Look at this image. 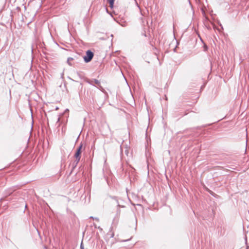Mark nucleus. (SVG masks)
I'll return each instance as SVG.
<instances>
[{
  "label": "nucleus",
  "instance_id": "f257e3e1",
  "mask_svg": "<svg viewBox=\"0 0 249 249\" xmlns=\"http://www.w3.org/2000/svg\"><path fill=\"white\" fill-rule=\"evenodd\" d=\"M82 146H83L82 144H80V145L78 146V147L77 148V149L76 150V152L74 155V157L76 158V160L74 162V167H75L77 165V164L78 163V162L80 160V158H81L80 154L81 153V149L82 148Z\"/></svg>",
  "mask_w": 249,
  "mask_h": 249
},
{
  "label": "nucleus",
  "instance_id": "f03ea898",
  "mask_svg": "<svg viewBox=\"0 0 249 249\" xmlns=\"http://www.w3.org/2000/svg\"><path fill=\"white\" fill-rule=\"evenodd\" d=\"M93 52L90 50H88L86 52V55L83 57L85 62L86 63L90 62L93 58Z\"/></svg>",
  "mask_w": 249,
  "mask_h": 249
},
{
  "label": "nucleus",
  "instance_id": "7ed1b4c3",
  "mask_svg": "<svg viewBox=\"0 0 249 249\" xmlns=\"http://www.w3.org/2000/svg\"><path fill=\"white\" fill-rule=\"evenodd\" d=\"M87 82L91 85L95 86V85H97V87L101 90H103V87L100 85V82L95 79L88 80Z\"/></svg>",
  "mask_w": 249,
  "mask_h": 249
},
{
  "label": "nucleus",
  "instance_id": "20e7f679",
  "mask_svg": "<svg viewBox=\"0 0 249 249\" xmlns=\"http://www.w3.org/2000/svg\"><path fill=\"white\" fill-rule=\"evenodd\" d=\"M73 60V58H72V57H69L67 59V63L68 64V65L69 66H71L72 65V64L71 63V61Z\"/></svg>",
  "mask_w": 249,
  "mask_h": 249
},
{
  "label": "nucleus",
  "instance_id": "39448f33",
  "mask_svg": "<svg viewBox=\"0 0 249 249\" xmlns=\"http://www.w3.org/2000/svg\"><path fill=\"white\" fill-rule=\"evenodd\" d=\"M108 3H109V6L110 8H112L113 6L114 0H107Z\"/></svg>",
  "mask_w": 249,
  "mask_h": 249
},
{
  "label": "nucleus",
  "instance_id": "423d86ee",
  "mask_svg": "<svg viewBox=\"0 0 249 249\" xmlns=\"http://www.w3.org/2000/svg\"><path fill=\"white\" fill-rule=\"evenodd\" d=\"M118 216H119V215H118V214L117 213V216H116V221H118ZM115 219H116V218H114V220H113L114 222H115Z\"/></svg>",
  "mask_w": 249,
  "mask_h": 249
},
{
  "label": "nucleus",
  "instance_id": "0eeeda50",
  "mask_svg": "<svg viewBox=\"0 0 249 249\" xmlns=\"http://www.w3.org/2000/svg\"><path fill=\"white\" fill-rule=\"evenodd\" d=\"M90 218H93V219H95V220H97V221H99V219H98V218H97V217L93 218L92 216H91V217H90Z\"/></svg>",
  "mask_w": 249,
  "mask_h": 249
},
{
  "label": "nucleus",
  "instance_id": "6e6552de",
  "mask_svg": "<svg viewBox=\"0 0 249 249\" xmlns=\"http://www.w3.org/2000/svg\"><path fill=\"white\" fill-rule=\"evenodd\" d=\"M80 249H84V247L82 246V244L81 245Z\"/></svg>",
  "mask_w": 249,
  "mask_h": 249
},
{
  "label": "nucleus",
  "instance_id": "1a4fd4ad",
  "mask_svg": "<svg viewBox=\"0 0 249 249\" xmlns=\"http://www.w3.org/2000/svg\"><path fill=\"white\" fill-rule=\"evenodd\" d=\"M125 153H126V155H127V154H128V151H127V150H126V151H125Z\"/></svg>",
  "mask_w": 249,
  "mask_h": 249
}]
</instances>
